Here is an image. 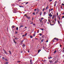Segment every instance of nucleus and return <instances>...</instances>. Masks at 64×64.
<instances>
[{"mask_svg": "<svg viewBox=\"0 0 64 64\" xmlns=\"http://www.w3.org/2000/svg\"><path fill=\"white\" fill-rule=\"evenodd\" d=\"M17 10H18L17 8H15L13 10V13H16V11Z\"/></svg>", "mask_w": 64, "mask_h": 64, "instance_id": "obj_1", "label": "nucleus"}, {"mask_svg": "<svg viewBox=\"0 0 64 64\" xmlns=\"http://www.w3.org/2000/svg\"><path fill=\"white\" fill-rule=\"evenodd\" d=\"M48 18V21H49V22H50V20H51V17H49Z\"/></svg>", "mask_w": 64, "mask_h": 64, "instance_id": "obj_2", "label": "nucleus"}, {"mask_svg": "<svg viewBox=\"0 0 64 64\" xmlns=\"http://www.w3.org/2000/svg\"><path fill=\"white\" fill-rule=\"evenodd\" d=\"M54 39H55V40H56V41H58V38H54V39L53 40V42H54Z\"/></svg>", "mask_w": 64, "mask_h": 64, "instance_id": "obj_3", "label": "nucleus"}, {"mask_svg": "<svg viewBox=\"0 0 64 64\" xmlns=\"http://www.w3.org/2000/svg\"><path fill=\"white\" fill-rule=\"evenodd\" d=\"M52 15L51 14H50L49 15V16H50V17H51L52 16Z\"/></svg>", "mask_w": 64, "mask_h": 64, "instance_id": "obj_4", "label": "nucleus"}, {"mask_svg": "<svg viewBox=\"0 0 64 64\" xmlns=\"http://www.w3.org/2000/svg\"><path fill=\"white\" fill-rule=\"evenodd\" d=\"M4 53L6 54H8V53L6 52V50H4Z\"/></svg>", "mask_w": 64, "mask_h": 64, "instance_id": "obj_5", "label": "nucleus"}, {"mask_svg": "<svg viewBox=\"0 0 64 64\" xmlns=\"http://www.w3.org/2000/svg\"><path fill=\"white\" fill-rule=\"evenodd\" d=\"M24 26L22 25H21L20 26V28L21 27H23Z\"/></svg>", "mask_w": 64, "mask_h": 64, "instance_id": "obj_6", "label": "nucleus"}, {"mask_svg": "<svg viewBox=\"0 0 64 64\" xmlns=\"http://www.w3.org/2000/svg\"><path fill=\"white\" fill-rule=\"evenodd\" d=\"M48 6H47L46 8V10H47L48 8Z\"/></svg>", "mask_w": 64, "mask_h": 64, "instance_id": "obj_7", "label": "nucleus"}, {"mask_svg": "<svg viewBox=\"0 0 64 64\" xmlns=\"http://www.w3.org/2000/svg\"><path fill=\"white\" fill-rule=\"evenodd\" d=\"M44 39H42L41 40L42 42L44 41Z\"/></svg>", "mask_w": 64, "mask_h": 64, "instance_id": "obj_8", "label": "nucleus"}, {"mask_svg": "<svg viewBox=\"0 0 64 64\" xmlns=\"http://www.w3.org/2000/svg\"><path fill=\"white\" fill-rule=\"evenodd\" d=\"M37 12H39V10L38 8H37Z\"/></svg>", "mask_w": 64, "mask_h": 64, "instance_id": "obj_9", "label": "nucleus"}, {"mask_svg": "<svg viewBox=\"0 0 64 64\" xmlns=\"http://www.w3.org/2000/svg\"><path fill=\"white\" fill-rule=\"evenodd\" d=\"M40 51H41L40 50H38V53H39L40 52Z\"/></svg>", "mask_w": 64, "mask_h": 64, "instance_id": "obj_10", "label": "nucleus"}, {"mask_svg": "<svg viewBox=\"0 0 64 64\" xmlns=\"http://www.w3.org/2000/svg\"><path fill=\"white\" fill-rule=\"evenodd\" d=\"M30 38H33V36H30Z\"/></svg>", "mask_w": 64, "mask_h": 64, "instance_id": "obj_11", "label": "nucleus"}, {"mask_svg": "<svg viewBox=\"0 0 64 64\" xmlns=\"http://www.w3.org/2000/svg\"><path fill=\"white\" fill-rule=\"evenodd\" d=\"M8 64V62H6L5 64Z\"/></svg>", "mask_w": 64, "mask_h": 64, "instance_id": "obj_12", "label": "nucleus"}, {"mask_svg": "<svg viewBox=\"0 0 64 64\" xmlns=\"http://www.w3.org/2000/svg\"><path fill=\"white\" fill-rule=\"evenodd\" d=\"M42 12H40V15H42Z\"/></svg>", "mask_w": 64, "mask_h": 64, "instance_id": "obj_13", "label": "nucleus"}, {"mask_svg": "<svg viewBox=\"0 0 64 64\" xmlns=\"http://www.w3.org/2000/svg\"><path fill=\"white\" fill-rule=\"evenodd\" d=\"M58 60H56V61L55 62V63H57V62H58Z\"/></svg>", "mask_w": 64, "mask_h": 64, "instance_id": "obj_14", "label": "nucleus"}, {"mask_svg": "<svg viewBox=\"0 0 64 64\" xmlns=\"http://www.w3.org/2000/svg\"><path fill=\"white\" fill-rule=\"evenodd\" d=\"M32 14L33 15H35V12H33L32 13Z\"/></svg>", "mask_w": 64, "mask_h": 64, "instance_id": "obj_15", "label": "nucleus"}, {"mask_svg": "<svg viewBox=\"0 0 64 64\" xmlns=\"http://www.w3.org/2000/svg\"><path fill=\"white\" fill-rule=\"evenodd\" d=\"M58 24H60V22H59V21L58 20Z\"/></svg>", "mask_w": 64, "mask_h": 64, "instance_id": "obj_16", "label": "nucleus"}, {"mask_svg": "<svg viewBox=\"0 0 64 64\" xmlns=\"http://www.w3.org/2000/svg\"><path fill=\"white\" fill-rule=\"evenodd\" d=\"M54 15L52 17V19H54Z\"/></svg>", "mask_w": 64, "mask_h": 64, "instance_id": "obj_17", "label": "nucleus"}, {"mask_svg": "<svg viewBox=\"0 0 64 64\" xmlns=\"http://www.w3.org/2000/svg\"><path fill=\"white\" fill-rule=\"evenodd\" d=\"M25 46H26V45L25 44H24L23 45V47H25Z\"/></svg>", "mask_w": 64, "mask_h": 64, "instance_id": "obj_18", "label": "nucleus"}, {"mask_svg": "<svg viewBox=\"0 0 64 64\" xmlns=\"http://www.w3.org/2000/svg\"><path fill=\"white\" fill-rule=\"evenodd\" d=\"M9 52L10 53V54L11 55V51H9Z\"/></svg>", "mask_w": 64, "mask_h": 64, "instance_id": "obj_19", "label": "nucleus"}, {"mask_svg": "<svg viewBox=\"0 0 64 64\" xmlns=\"http://www.w3.org/2000/svg\"><path fill=\"white\" fill-rule=\"evenodd\" d=\"M44 37H45V36H44V35H43L42 36V38H44Z\"/></svg>", "mask_w": 64, "mask_h": 64, "instance_id": "obj_20", "label": "nucleus"}, {"mask_svg": "<svg viewBox=\"0 0 64 64\" xmlns=\"http://www.w3.org/2000/svg\"><path fill=\"white\" fill-rule=\"evenodd\" d=\"M32 62V60H30V63H31Z\"/></svg>", "mask_w": 64, "mask_h": 64, "instance_id": "obj_21", "label": "nucleus"}, {"mask_svg": "<svg viewBox=\"0 0 64 64\" xmlns=\"http://www.w3.org/2000/svg\"><path fill=\"white\" fill-rule=\"evenodd\" d=\"M56 15V16H58V13L57 12Z\"/></svg>", "mask_w": 64, "mask_h": 64, "instance_id": "obj_22", "label": "nucleus"}, {"mask_svg": "<svg viewBox=\"0 0 64 64\" xmlns=\"http://www.w3.org/2000/svg\"><path fill=\"white\" fill-rule=\"evenodd\" d=\"M56 23V22H54V24H51V25H54V24H55Z\"/></svg>", "mask_w": 64, "mask_h": 64, "instance_id": "obj_23", "label": "nucleus"}, {"mask_svg": "<svg viewBox=\"0 0 64 64\" xmlns=\"http://www.w3.org/2000/svg\"><path fill=\"white\" fill-rule=\"evenodd\" d=\"M18 30V27H17L16 28V30Z\"/></svg>", "mask_w": 64, "mask_h": 64, "instance_id": "obj_24", "label": "nucleus"}, {"mask_svg": "<svg viewBox=\"0 0 64 64\" xmlns=\"http://www.w3.org/2000/svg\"><path fill=\"white\" fill-rule=\"evenodd\" d=\"M49 61L50 63H52V60H50Z\"/></svg>", "mask_w": 64, "mask_h": 64, "instance_id": "obj_25", "label": "nucleus"}, {"mask_svg": "<svg viewBox=\"0 0 64 64\" xmlns=\"http://www.w3.org/2000/svg\"><path fill=\"white\" fill-rule=\"evenodd\" d=\"M27 33L25 34H24V36H26V35H27Z\"/></svg>", "mask_w": 64, "mask_h": 64, "instance_id": "obj_26", "label": "nucleus"}, {"mask_svg": "<svg viewBox=\"0 0 64 64\" xmlns=\"http://www.w3.org/2000/svg\"><path fill=\"white\" fill-rule=\"evenodd\" d=\"M51 59V58H52V57H50V58H48V59Z\"/></svg>", "mask_w": 64, "mask_h": 64, "instance_id": "obj_27", "label": "nucleus"}, {"mask_svg": "<svg viewBox=\"0 0 64 64\" xmlns=\"http://www.w3.org/2000/svg\"><path fill=\"white\" fill-rule=\"evenodd\" d=\"M30 17H28V19H30Z\"/></svg>", "mask_w": 64, "mask_h": 64, "instance_id": "obj_28", "label": "nucleus"}, {"mask_svg": "<svg viewBox=\"0 0 64 64\" xmlns=\"http://www.w3.org/2000/svg\"><path fill=\"white\" fill-rule=\"evenodd\" d=\"M39 20H40V22H41V21H42V20L40 19Z\"/></svg>", "mask_w": 64, "mask_h": 64, "instance_id": "obj_29", "label": "nucleus"}, {"mask_svg": "<svg viewBox=\"0 0 64 64\" xmlns=\"http://www.w3.org/2000/svg\"><path fill=\"white\" fill-rule=\"evenodd\" d=\"M18 62V63H19L20 62H21V61H17Z\"/></svg>", "mask_w": 64, "mask_h": 64, "instance_id": "obj_30", "label": "nucleus"}, {"mask_svg": "<svg viewBox=\"0 0 64 64\" xmlns=\"http://www.w3.org/2000/svg\"><path fill=\"white\" fill-rule=\"evenodd\" d=\"M44 10H45V8H44L43 9V10H42L43 11V12L44 11Z\"/></svg>", "mask_w": 64, "mask_h": 64, "instance_id": "obj_31", "label": "nucleus"}, {"mask_svg": "<svg viewBox=\"0 0 64 64\" xmlns=\"http://www.w3.org/2000/svg\"><path fill=\"white\" fill-rule=\"evenodd\" d=\"M39 35H40V36H41L42 35V34H41L40 33L39 34Z\"/></svg>", "mask_w": 64, "mask_h": 64, "instance_id": "obj_32", "label": "nucleus"}, {"mask_svg": "<svg viewBox=\"0 0 64 64\" xmlns=\"http://www.w3.org/2000/svg\"><path fill=\"white\" fill-rule=\"evenodd\" d=\"M43 19H44V18H41V19H42V20H43Z\"/></svg>", "mask_w": 64, "mask_h": 64, "instance_id": "obj_33", "label": "nucleus"}, {"mask_svg": "<svg viewBox=\"0 0 64 64\" xmlns=\"http://www.w3.org/2000/svg\"><path fill=\"white\" fill-rule=\"evenodd\" d=\"M32 24L33 25H34V26H35V24Z\"/></svg>", "mask_w": 64, "mask_h": 64, "instance_id": "obj_34", "label": "nucleus"}, {"mask_svg": "<svg viewBox=\"0 0 64 64\" xmlns=\"http://www.w3.org/2000/svg\"><path fill=\"white\" fill-rule=\"evenodd\" d=\"M35 34H33V36H34V37H35Z\"/></svg>", "mask_w": 64, "mask_h": 64, "instance_id": "obj_35", "label": "nucleus"}, {"mask_svg": "<svg viewBox=\"0 0 64 64\" xmlns=\"http://www.w3.org/2000/svg\"><path fill=\"white\" fill-rule=\"evenodd\" d=\"M50 11H51V10H50V9L49 10V12H50Z\"/></svg>", "mask_w": 64, "mask_h": 64, "instance_id": "obj_36", "label": "nucleus"}, {"mask_svg": "<svg viewBox=\"0 0 64 64\" xmlns=\"http://www.w3.org/2000/svg\"><path fill=\"white\" fill-rule=\"evenodd\" d=\"M41 30H42V31H43L44 30V29L42 28Z\"/></svg>", "mask_w": 64, "mask_h": 64, "instance_id": "obj_37", "label": "nucleus"}, {"mask_svg": "<svg viewBox=\"0 0 64 64\" xmlns=\"http://www.w3.org/2000/svg\"><path fill=\"white\" fill-rule=\"evenodd\" d=\"M44 15H45V14H46V12H44Z\"/></svg>", "mask_w": 64, "mask_h": 64, "instance_id": "obj_38", "label": "nucleus"}, {"mask_svg": "<svg viewBox=\"0 0 64 64\" xmlns=\"http://www.w3.org/2000/svg\"><path fill=\"white\" fill-rule=\"evenodd\" d=\"M39 30H38V31H37V33H39Z\"/></svg>", "mask_w": 64, "mask_h": 64, "instance_id": "obj_39", "label": "nucleus"}, {"mask_svg": "<svg viewBox=\"0 0 64 64\" xmlns=\"http://www.w3.org/2000/svg\"><path fill=\"white\" fill-rule=\"evenodd\" d=\"M44 21H45V22H47V20H44Z\"/></svg>", "mask_w": 64, "mask_h": 64, "instance_id": "obj_40", "label": "nucleus"}, {"mask_svg": "<svg viewBox=\"0 0 64 64\" xmlns=\"http://www.w3.org/2000/svg\"><path fill=\"white\" fill-rule=\"evenodd\" d=\"M2 59H3V60H4V57H2Z\"/></svg>", "mask_w": 64, "mask_h": 64, "instance_id": "obj_41", "label": "nucleus"}, {"mask_svg": "<svg viewBox=\"0 0 64 64\" xmlns=\"http://www.w3.org/2000/svg\"><path fill=\"white\" fill-rule=\"evenodd\" d=\"M56 4H54V6H55V7H56Z\"/></svg>", "mask_w": 64, "mask_h": 64, "instance_id": "obj_42", "label": "nucleus"}, {"mask_svg": "<svg viewBox=\"0 0 64 64\" xmlns=\"http://www.w3.org/2000/svg\"><path fill=\"white\" fill-rule=\"evenodd\" d=\"M18 33V32H17V31L16 32V34H17Z\"/></svg>", "mask_w": 64, "mask_h": 64, "instance_id": "obj_43", "label": "nucleus"}, {"mask_svg": "<svg viewBox=\"0 0 64 64\" xmlns=\"http://www.w3.org/2000/svg\"><path fill=\"white\" fill-rule=\"evenodd\" d=\"M28 2H26V4H28Z\"/></svg>", "mask_w": 64, "mask_h": 64, "instance_id": "obj_44", "label": "nucleus"}, {"mask_svg": "<svg viewBox=\"0 0 64 64\" xmlns=\"http://www.w3.org/2000/svg\"><path fill=\"white\" fill-rule=\"evenodd\" d=\"M54 53H56V50H55V51L54 52Z\"/></svg>", "mask_w": 64, "mask_h": 64, "instance_id": "obj_45", "label": "nucleus"}, {"mask_svg": "<svg viewBox=\"0 0 64 64\" xmlns=\"http://www.w3.org/2000/svg\"><path fill=\"white\" fill-rule=\"evenodd\" d=\"M54 20L55 21H56V18H55Z\"/></svg>", "mask_w": 64, "mask_h": 64, "instance_id": "obj_46", "label": "nucleus"}, {"mask_svg": "<svg viewBox=\"0 0 64 64\" xmlns=\"http://www.w3.org/2000/svg\"><path fill=\"white\" fill-rule=\"evenodd\" d=\"M62 6H64V4L62 3Z\"/></svg>", "mask_w": 64, "mask_h": 64, "instance_id": "obj_47", "label": "nucleus"}, {"mask_svg": "<svg viewBox=\"0 0 64 64\" xmlns=\"http://www.w3.org/2000/svg\"><path fill=\"white\" fill-rule=\"evenodd\" d=\"M37 10L36 9H34V11H36V10Z\"/></svg>", "mask_w": 64, "mask_h": 64, "instance_id": "obj_48", "label": "nucleus"}, {"mask_svg": "<svg viewBox=\"0 0 64 64\" xmlns=\"http://www.w3.org/2000/svg\"><path fill=\"white\" fill-rule=\"evenodd\" d=\"M54 22H55V21L54 20H53L52 21V22L54 23Z\"/></svg>", "mask_w": 64, "mask_h": 64, "instance_id": "obj_49", "label": "nucleus"}, {"mask_svg": "<svg viewBox=\"0 0 64 64\" xmlns=\"http://www.w3.org/2000/svg\"><path fill=\"white\" fill-rule=\"evenodd\" d=\"M5 60H6V61H7V59H5Z\"/></svg>", "mask_w": 64, "mask_h": 64, "instance_id": "obj_50", "label": "nucleus"}, {"mask_svg": "<svg viewBox=\"0 0 64 64\" xmlns=\"http://www.w3.org/2000/svg\"><path fill=\"white\" fill-rule=\"evenodd\" d=\"M32 23H33V22H32V23H30V24H32Z\"/></svg>", "mask_w": 64, "mask_h": 64, "instance_id": "obj_51", "label": "nucleus"}, {"mask_svg": "<svg viewBox=\"0 0 64 64\" xmlns=\"http://www.w3.org/2000/svg\"><path fill=\"white\" fill-rule=\"evenodd\" d=\"M15 39H16V40H17V39H18V38H15Z\"/></svg>", "mask_w": 64, "mask_h": 64, "instance_id": "obj_52", "label": "nucleus"}, {"mask_svg": "<svg viewBox=\"0 0 64 64\" xmlns=\"http://www.w3.org/2000/svg\"><path fill=\"white\" fill-rule=\"evenodd\" d=\"M62 52L63 53H64V50H63Z\"/></svg>", "mask_w": 64, "mask_h": 64, "instance_id": "obj_53", "label": "nucleus"}, {"mask_svg": "<svg viewBox=\"0 0 64 64\" xmlns=\"http://www.w3.org/2000/svg\"><path fill=\"white\" fill-rule=\"evenodd\" d=\"M23 37H24V36H25V35H22Z\"/></svg>", "mask_w": 64, "mask_h": 64, "instance_id": "obj_54", "label": "nucleus"}, {"mask_svg": "<svg viewBox=\"0 0 64 64\" xmlns=\"http://www.w3.org/2000/svg\"><path fill=\"white\" fill-rule=\"evenodd\" d=\"M15 41V40L14 39V42Z\"/></svg>", "mask_w": 64, "mask_h": 64, "instance_id": "obj_55", "label": "nucleus"}, {"mask_svg": "<svg viewBox=\"0 0 64 64\" xmlns=\"http://www.w3.org/2000/svg\"><path fill=\"white\" fill-rule=\"evenodd\" d=\"M61 46H62V45H60V48L61 47Z\"/></svg>", "mask_w": 64, "mask_h": 64, "instance_id": "obj_56", "label": "nucleus"}, {"mask_svg": "<svg viewBox=\"0 0 64 64\" xmlns=\"http://www.w3.org/2000/svg\"><path fill=\"white\" fill-rule=\"evenodd\" d=\"M26 28H27V27H26L25 28H24V29H26Z\"/></svg>", "mask_w": 64, "mask_h": 64, "instance_id": "obj_57", "label": "nucleus"}, {"mask_svg": "<svg viewBox=\"0 0 64 64\" xmlns=\"http://www.w3.org/2000/svg\"><path fill=\"white\" fill-rule=\"evenodd\" d=\"M34 20V19L33 18H32V20Z\"/></svg>", "mask_w": 64, "mask_h": 64, "instance_id": "obj_58", "label": "nucleus"}, {"mask_svg": "<svg viewBox=\"0 0 64 64\" xmlns=\"http://www.w3.org/2000/svg\"><path fill=\"white\" fill-rule=\"evenodd\" d=\"M29 52H30V51H29V50L28 51V53H29Z\"/></svg>", "mask_w": 64, "mask_h": 64, "instance_id": "obj_59", "label": "nucleus"}, {"mask_svg": "<svg viewBox=\"0 0 64 64\" xmlns=\"http://www.w3.org/2000/svg\"><path fill=\"white\" fill-rule=\"evenodd\" d=\"M46 42H48V40H47L46 41Z\"/></svg>", "mask_w": 64, "mask_h": 64, "instance_id": "obj_60", "label": "nucleus"}, {"mask_svg": "<svg viewBox=\"0 0 64 64\" xmlns=\"http://www.w3.org/2000/svg\"><path fill=\"white\" fill-rule=\"evenodd\" d=\"M62 18H64V16H62Z\"/></svg>", "mask_w": 64, "mask_h": 64, "instance_id": "obj_61", "label": "nucleus"}, {"mask_svg": "<svg viewBox=\"0 0 64 64\" xmlns=\"http://www.w3.org/2000/svg\"><path fill=\"white\" fill-rule=\"evenodd\" d=\"M46 14H47V13H48V11H47L46 12Z\"/></svg>", "mask_w": 64, "mask_h": 64, "instance_id": "obj_62", "label": "nucleus"}, {"mask_svg": "<svg viewBox=\"0 0 64 64\" xmlns=\"http://www.w3.org/2000/svg\"><path fill=\"white\" fill-rule=\"evenodd\" d=\"M53 8H52L51 9V10H53Z\"/></svg>", "mask_w": 64, "mask_h": 64, "instance_id": "obj_63", "label": "nucleus"}, {"mask_svg": "<svg viewBox=\"0 0 64 64\" xmlns=\"http://www.w3.org/2000/svg\"><path fill=\"white\" fill-rule=\"evenodd\" d=\"M62 14H64V12L62 13Z\"/></svg>", "mask_w": 64, "mask_h": 64, "instance_id": "obj_64", "label": "nucleus"}]
</instances>
